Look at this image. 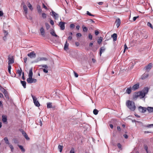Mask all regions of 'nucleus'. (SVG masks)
<instances>
[{"instance_id":"f257e3e1","label":"nucleus","mask_w":153,"mask_h":153,"mask_svg":"<svg viewBox=\"0 0 153 153\" xmlns=\"http://www.w3.org/2000/svg\"><path fill=\"white\" fill-rule=\"evenodd\" d=\"M126 105L128 108L132 111H134L136 108L134 102L130 100L126 101Z\"/></svg>"},{"instance_id":"f03ea898","label":"nucleus","mask_w":153,"mask_h":153,"mask_svg":"<svg viewBox=\"0 0 153 153\" xmlns=\"http://www.w3.org/2000/svg\"><path fill=\"white\" fill-rule=\"evenodd\" d=\"M149 90V89L148 87H145L141 91L137 92V96L140 97L141 98H143L148 93Z\"/></svg>"},{"instance_id":"7ed1b4c3","label":"nucleus","mask_w":153,"mask_h":153,"mask_svg":"<svg viewBox=\"0 0 153 153\" xmlns=\"http://www.w3.org/2000/svg\"><path fill=\"white\" fill-rule=\"evenodd\" d=\"M31 96L32 97L33 102L35 105L37 107H39L40 105V104L37 100V98L35 97L31 94Z\"/></svg>"},{"instance_id":"20e7f679","label":"nucleus","mask_w":153,"mask_h":153,"mask_svg":"<svg viewBox=\"0 0 153 153\" xmlns=\"http://www.w3.org/2000/svg\"><path fill=\"white\" fill-rule=\"evenodd\" d=\"M37 80L36 79L32 78V77H29L27 79V82L29 83H35L36 82Z\"/></svg>"},{"instance_id":"39448f33","label":"nucleus","mask_w":153,"mask_h":153,"mask_svg":"<svg viewBox=\"0 0 153 153\" xmlns=\"http://www.w3.org/2000/svg\"><path fill=\"white\" fill-rule=\"evenodd\" d=\"M8 65H10V64H12L14 62V59L13 56H12L11 57H9L8 58Z\"/></svg>"},{"instance_id":"423d86ee","label":"nucleus","mask_w":153,"mask_h":153,"mask_svg":"<svg viewBox=\"0 0 153 153\" xmlns=\"http://www.w3.org/2000/svg\"><path fill=\"white\" fill-rule=\"evenodd\" d=\"M27 56L30 58H35L36 57V54L34 51H33L30 53H28L27 54Z\"/></svg>"},{"instance_id":"0eeeda50","label":"nucleus","mask_w":153,"mask_h":153,"mask_svg":"<svg viewBox=\"0 0 153 153\" xmlns=\"http://www.w3.org/2000/svg\"><path fill=\"white\" fill-rule=\"evenodd\" d=\"M65 23L64 22H59V25L60 27V28L61 30H64Z\"/></svg>"},{"instance_id":"6e6552de","label":"nucleus","mask_w":153,"mask_h":153,"mask_svg":"<svg viewBox=\"0 0 153 153\" xmlns=\"http://www.w3.org/2000/svg\"><path fill=\"white\" fill-rule=\"evenodd\" d=\"M115 23L116 24V25L117 28L120 26L121 24V21L120 18H118L116 19Z\"/></svg>"},{"instance_id":"1a4fd4ad","label":"nucleus","mask_w":153,"mask_h":153,"mask_svg":"<svg viewBox=\"0 0 153 153\" xmlns=\"http://www.w3.org/2000/svg\"><path fill=\"white\" fill-rule=\"evenodd\" d=\"M139 110L142 113H144L146 111L147 108H146L140 106L139 107Z\"/></svg>"},{"instance_id":"9d476101","label":"nucleus","mask_w":153,"mask_h":153,"mask_svg":"<svg viewBox=\"0 0 153 153\" xmlns=\"http://www.w3.org/2000/svg\"><path fill=\"white\" fill-rule=\"evenodd\" d=\"M139 84L138 83L134 85L131 88V89L133 90H135L137 89L139 87Z\"/></svg>"},{"instance_id":"9b49d317","label":"nucleus","mask_w":153,"mask_h":153,"mask_svg":"<svg viewBox=\"0 0 153 153\" xmlns=\"http://www.w3.org/2000/svg\"><path fill=\"white\" fill-rule=\"evenodd\" d=\"M51 13H52V14H51V15L52 16H53L55 19L56 18L57 19L58 17H59L58 14L56 13L55 12L53 11H52Z\"/></svg>"},{"instance_id":"f8f14e48","label":"nucleus","mask_w":153,"mask_h":153,"mask_svg":"<svg viewBox=\"0 0 153 153\" xmlns=\"http://www.w3.org/2000/svg\"><path fill=\"white\" fill-rule=\"evenodd\" d=\"M149 76L148 73H144L141 76V79H144Z\"/></svg>"},{"instance_id":"ddd939ff","label":"nucleus","mask_w":153,"mask_h":153,"mask_svg":"<svg viewBox=\"0 0 153 153\" xmlns=\"http://www.w3.org/2000/svg\"><path fill=\"white\" fill-rule=\"evenodd\" d=\"M3 94H4L5 97H6L7 99H9V97L8 94L7 92V91L5 89H4L3 91L2 92Z\"/></svg>"},{"instance_id":"4468645a","label":"nucleus","mask_w":153,"mask_h":153,"mask_svg":"<svg viewBox=\"0 0 153 153\" xmlns=\"http://www.w3.org/2000/svg\"><path fill=\"white\" fill-rule=\"evenodd\" d=\"M152 63H149L145 67L146 69V70H150L152 68Z\"/></svg>"},{"instance_id":"2eb2a0df","label":"nucleus","mask_w":153,"mask_h":153,"mask_svg":"<svg viewBox=\"0 0 153 153\" xmlns=\"http://www.w3.org/2000/svg\"><path fill=\"white\" fill-rule=\"evenodd\" d=\"M3 32L4 33V36L3 37V39L4 40H5L6 39V36L8 34V32L5 30L4 29L3 30Z\"/></svg>"},{"instance_id":"dca6fc26","label":"nucleus","mask_w":153,"mask_h":153,"mask_svg":"<svg viewBox=\"0 0 153 153\" xmlns=\"http://www.w3.org/2000/svg\"><path fill=\"white\" fill-rule=\"evenodd\" d=\"M68 46L69 44L68 43L67 40H66L64 46V50L66 51L68 50Z\"/></svg>"},{"instance_id":"f3484780","label":"nucleus","mask_w":153,"mask_h":153,"mask_svg":"<svg viewBox=\"0 0 153 153\" xmlns=\"http://www.w3.org/2000/svg\"><path fill=\"white\" fill-rule=\"evenodd\" d=\"M40 31L41 35L42 36H45V31L43 27H42L40 28Z\"/></svg>"},{"instance_id":"a211bd4d","label":"nucleus","mask_w":153,"mask_h":153,"mask_svg":"<svg viewBox=\"0 0 153 153\" xmlns=\"http://www.w3.org/2000/svg\"><path fill=\"white\" fill-rule=\"evenodd\" d=\"M50 33L52 36H54L56 37H59L56 34L54 30L53 29L51 30Z\"/></svg>"},{"instance_id":"6ab92c4d","label":"nucleus","mask_w":153,"mask_h":153,"mask_svg":"<svg viewBox=\"0 0 153 153\" xmlns=\"http://www.w3.org/2000/svg\"><path fill=\"white\" fill-rule=\"evenodd\" d=\"M33 68H31L29 70V73L28 75L29 77H32L33 76Z\"/></svg>"},{"instance_id":"aec40b11","label":"nucleus","mask_w":153,"mask_h":153,"mask_svg":"<svg viewBox=\"0 0 153 153\" xmlns=\"http://www.w3.org/2000/svg\"><path fill=\"white\" fill-rule=\"evenodd\" d=\"M2 121L4 123H5L7 122V116L5 115H3L2 116Z\"/></svg>"},{"instance_id":"412c9836","label":"nucleus","mask_w":153,"mask_h":153,"mask_svg":"<svg viewBox=\"0 0 153 153\" xmlns=\"http://www.w3.org/2000/svg\"><path fill=\"white\" fill-rule=\"evenodd\" d=\"M23 9L25 12V16H26L27 13V8L26 5H23Z\"/></svg>"},{"instance_id":"4be33fe9","label":"nucleus","mask_w":153,"mask_h":153,"mask_svg":"<svg viewBox=\"0 0 153 153\" xmlns=\"http://www.w3.org/2000/svg\"><path fill=\"white\" fill-rule=\"evenodd\" d=\"M147 110L149 113L153 112V107H147Z\"/></svg>"},{"instance_id":"5701e85b","label":"nucleus","mask_w":153,"mask_h":153,"mask_svg":"<svg viewBox=\"0 0 153 153\" xmlns=\"http://www.w3.org/2000/svg\"><path fill=\"white\" fill-rule=\"evenodd\" d=\"M105 50V49L104 47H101L100 49V55L101 56L102 53L104 52Z\"/></svg>"},{"instance_id":"b1692460","label":"nucleus","mask_w":153,"mask_h":153,"mask_svg":"<svg viewBox=\"0 0 153 153\" xmlns=\"http://www.w3.org/2000/svg\"><path fill=\"white\" fill-rule=\"evenodd\" d=\"M37 9L39 13H40L41 12L42 10L39 5L38 4L37 5Z\"/></svg>"},{"instance_id":"393cba45","label":"nucleus","mask_w":153,"mask_h":153,"mask_svg":"<svg viewBox=\"0 0 153 153\" xmlns=\"http://www.w3.org/2000/svg\"><path fill=\"white\" fill-rule=\"evenodd\" d=\"M111 37L113 38L114 41H115L117 39V35L116 33H114L111 35Z\"/></svg>"},{"instance_id":"a878e982","label":"nucleus","mask_w":153,"mask_h":153,"mask_svg":"<svg viewBox=\"0 0 153 153\" xmlns=\"http://www.w3.org/2000/svg\"><path fill=\"white\" fill-rule=\"evenodd\" d=\"M47 60V59L45 57H40L37 59L38 61H46Z\"/></svg>"},{"instance_id":"bb28decb","label":"nucleus","mask_w":153,"mask_h":153,"mask_svg":"<svg viewBox=\"0 0 153 153\" xmlns=\"http://www.w3.org/2000/svg\"><path fill=\"white\" fill-rule=\"evenodd\" d=\"M131 87L128 88L126 91V93L128 94H130L131 92Z\"/></svg>"},{"instance_id":"cd10ccee","label":"nucleus","mask_w":153,"mask_h":153,"mask_svg":"<svg viewBox=\"0 0 153 153\" xmlns=\"http://www.w3.org/2000/svg\"><path fill=\"white\" fill-rule=\"evenodd\" d=\"M21 83L22 84V86L24 88H26V82L25 81H21Z\"/></svg>"},{"instance_id":"c85d7f7f","label":"nucleus","mask_w":153,"mask_h":153,"mask_svg":"<svg viewBox=\"0 0 153 153\" xmlns=\"http://www.w3.org/2000/svg\"><path fill=\"white\" fill-rule=\"evenodd\" d=\"M22 134L23 135H24L25 136V137L26 139L28 140L29 139V138L28 137L27 134L24 131H22Z\"/></svg>"},{"instance_id":"c756f323","label":"nucleus","mask_w":153,"mask_h":153,"mask_svg":"<svg viewBox=\"0 0 153 153\" xmlns=\"http://www.w3.org/2000/svg\"><path fill=\"white\" fill-rule=\"evenodd\" d=\"M20 70L18 69L16 73L19 74V76H21L22 74V70L21 68H20Z\"/></svg>"},{"instance_id":"7c9ffc66","label":"nucleus","mask_w":153,"mask_h":153,"mask_svg":"<svg viewBox=\"0 0 153 153\" xmlns=\"http://www.w3.org/2000/svg\"><path fill=\"white\" fill-rule=\"evenodd\" d=\"M4 140L5 143L6 144L9 145L10 143H9V141L8 140V138L7 137H5L4 138Z\"/></svg>"},{"instance_id":"2f4dec72","label":"nucleus","mask_w":153,"mask_h":153,"mask_svg":"<svg viewBox=\"0 0 153 153\" xmlns=\"http://www.w3.org/2000/svg\"><path fill=\"white\" fill-rule=\"evenodd\" d=\"M102 40V37H100L99 39H98L97 40V42L99 44H100Z\"/></svg>"},{"instance_id":"473e14b6","label":"nucleus","mask_w":153,"mask_h":153,"mask_svg":"<svg viewBox=\"0 0 153 153\" xmlns=\"http://www.w3.org/2000/svg\"><path fill=\"white\" fill-rule=\"evenodd\" d=\"M18 146L19 148L23 152H24L25 151V149L24 148L23 146L21 145H18Z\"/></svg>"},{"instance_id":"72a5a7b5","label":"nucleus","mask_w":153,"mask_h":153,"mask_svg":"<svg viewBox=\"0 0 153 153\" xmlns=\"http://www.w3.org/2000/svg\"><path fill=\"white\" fill-rule=\"evenodd\" d=\"M63 148V146L61 145H59L58 146V148L59 150V151L60 152H62V149Z\"/></svg>"},{"instance_id":"f704fd0d","label":"nucleus","mask_w":153,"mask_h":153,"mask_svg":"<svg viewBox=\"0 0 153 153\" xmlns=\"http://www.w3.org/2000/svg\"><path fill=\"white\" fill-rule=\"evenodd\" d=\"M47 107L48 108H50L52 107V106L51 103H48L47 104Z\"/></svg>"},{"instance_id":"c9c22d12","label":"nucleus","mask_w":153,"mask_h":153,"mask_svg":"<svg viewBox=\"0 0 153 153\" xmlns=\"http://www.w3.org/2000/svg\"><path fill=\"white\" fill-rule=\"evenodd\" d=\"M82 29L83 31L85 32H86L88 31V28L85 27L84 26H82Z\"/></svg>"},{"instance_id":"e433bc0d","label":"nucleus","mask_w":153,"mask_h":153,"mask_svg":"<svg viewBox=\"0 0 153 153\" xmlns=\"http://www.w3.org/2000/svg\"><path fill=\"white\" fill-rule=\"evenodd\" d=\"M45 25L46 27V29L48 30L50 27L49 24L47 23H45Z\"/></svg>"},{"instance_id":"4c0bfd02","label":"nucleus","mask_w":153,"mask_h":153,"mask_svg":"<svg viewBox=\"0 0 153 153\" xmlns=\"http://www.w3.org/2000/svg\"><path fill=\"white\" fill-rule=\"evenodd\" d=\"M98 112V111L97 110L95 109L93 111V113L95 115H97Z\"/></svg>"},{"instance_id":"58836bf2","label":"nucleus","mask_w":153,"mask_h":153,"mask_svg":"<svg viewBox=\"0 0 153 153\" xmlns=\"http://www.w3.org/2000/svg\"><path fill=\"white\" fill-rule=\"evenodd\" d=\"M8 72L10 74H11V66L10 65H8Z\"/></svg>"},{"instance_id":"ea45409f","label":"nucleus","mask_w":153,"mask_h":153,"mask_svg":"<svg viewBox=\"0 0 153 153\" xmlns=\"http://www.w3.org/2000/svg\"><path fill=\"white\" fill-rule=\"evenodd\" d=\"M28 6L29 9L31 10H33V8L32 7V6L31 4L29 3L28 4Z\"/></svg>"},{"instance_id":"a19ab883","label":"nucleus","mask_w":153,"mask_h":153,"mask_svg":"<svg viewBox=\"0 0 153 153\" xmlns=\"http://www.w3.org/2000/svg\"><path fill=\"white\" fill-rule=\"evenodd\" d=\"M86 14L89 16H94L95 15L91 14L88 11H87L86 12Z\"/></svg>"},{"instance_id":"79ce46f5","label":"nucleus","mask_w":153,"mask_h":153,"mask_svg":"<svg viewBox=\"0 0 153 153\" xmlns=\"http://www.w3.org/2000/svg\"><path fill=\"white\" fill-rule=\"evenodd\" d=\"M9 145L11 149V152H13L14 149L13 147V146L10 144H9Z\"/></svg>"},{"instance_id":"37998d69","label":"nucleus","mask_w":153,"mask_h":153,"mask_svg":"<svg viewBox=\"0 0 153 153\" xmlns=\"http://www.w3.org/2000/svg\"><path fill=\"white\" fill-rule=\"evenodd\" d=\"M147 25L148 26L150 27L152 29H153V27L152 26V25L149 22H148L147 23Z\"/></svg>"},{"instance_id":"c03bdc74","label":"nucleus","mask_w":153,"mask_h":153,"mask_svg":"<svg viewBox=\"0 0 153 153\" xmlns=\"http://www.w3.org/2000/svg\"><path fill=\"white\" fill-rule=\"evenodd\" d=\"M42 17L44 19H46L47 17L46 14L44 13H43L42 14Z\"/></svg>"},{"instance_id":"a18cd8bd","label":"nucleus","mask_w":153,"mask_h":153,"mask_svg":"<svg viewBox=\"0 0 153 153\" xmlns=\"http://www.w3.org/2000/svg\"><path fill=\"white\" fill-rule=\"evenodd\" d=\"M39 67H42L45 68H48V66L47 65H40L39 66Z\"/></svg>"},{"instance_id":"49530a36","label":"nucleus","mask_w":153,"mask_h":153,"mask_svg":"<svg viewBox=\"0 0 153 153\" xmlns=\"http://www.w3.org/2000/svg\"><path fill=\"white\" fill-rule=\"evenodd\" d=\"M144 148L145 149L146 152L147 153H148V146L146 145H145L144 146Z\"/></svg>"},{"instance_id":"de8ad7c7","label":"nucleus","mask_w":153,"mask_h":153,"mask_svg":"<svg viewBox=\"0 0 153 153\" xmlns=\"http://www.w3.org/2000/svg\"><path fill=\"white\" fill-rule=\"evenodd\" d=\"M117 146L119 149H122V146H121V144L120 143H118L117 144Z\"/></svg>"},{"instance_id":"09e8293b","label":"nucleus","mask_w":153,"mask_h":153,"mask_svg":"<svg viewBox=\"0 0 153 153\" xmlns=\"http://www.w3.org/2000/svg\"><path fill=\"white\" fill-rule=\"evenodd\" d=\"M146 127L147 128H150L152 127H153V124L148 125H147Z\"/></svg>"},{"instance_id":"8fccbe9b","label":"nucleus","mask_w":153,"mask_h":153,"mask_svg":"<svg viewBox=\"0 0 153 153\" xmlns=\"http://www.w3.org/2000/svg\"><path fill=\"white\" fill-rule=\"evenodd\" d=\"M70 153H74V150L73 148H72L70 152Z\"/></svg>"},{"instance_id":"3c124183","label":"nucleus","mask_w":153,"mask_h":153,"mask_svg":"<svg viewBox=\"0 0 153 153\" xmlns=\"http://www.w3.org/2000/svg\"><path fill=\"white\" fill-rule=\"evenodd\" d=\"M88 38L90 40H91L92 38V36L90 33L88 35Z\"/></svg>"},{"instance_id":"603ef678","label":"nucleus","mask_w":153,"mask_h":153,"mask_svg":"<svg viewBox=\"0 0 153 153\" xmlns=\"http://www.w3.org/2000/svg\"><path fill=\"white\" fill-rule=\"evenodd\" d=\"M5 89L0 85V90L2 91H3Z\"/></svg>"},{"instance_id":"864d4df0","label":"nucleus","mask_w":153,"mask_h":153,"mask_svg":"<svg viewBox=\"0 0 153 153\" xmlns=\"http://www.w3.org/2000/svg\"><path fill=\"white\" fill-rule=\"evenodd\" d=\"M76 36L77 37H81L82 36V34L80 33H78L76 34Z\"/></svg>"},{"instance_id":"5fc2aeb1","label":"nucleus","mask_w":153,"mask_h":153,"mask_svg":"<svg viewBox=\"0 0 153 153\" xmlns=\"http://www.w3.org/2000/svg\"><path fill=\"white\" fill-rule=\"evenodd\" d=\"M43 71L45 73H47L48 72V70L47 69L44 68L43 69Z\"/></svg>"},{"instance_id":"6e6d98bb","label":"nucleus","mask_w":153,"mask_h":153,"mask_svg":"<svg viewBox=\"0 0 153 153\" xmlns=\"http://www.w3.org/2000/svg\"><path fill=\"white\" fill-rule=\"evenodd\" d=\"M95 33L96 35H97L99 34V31L97 30L95 31Z\"/></svg>"},{"instance_id":"4d7b16f0","label":"nucleus","mask_w":153,"mask_h":153,"mask_svg":"<svg viewBox=\"0 0 153 153\" xmlns=\"http://www.w3.org/2000/svg\"><path fill=\"white\" fill-rule=\"evenodd\" d=\"M89 22H90L91 23H94L95 22L92 19H89Z\"/></svg>"},{"instance_id":"13d9d810","label":"nucleus","mask_w":153,"mask_h":153,"mask_svg":"<svg viewBox=\"0 0 153 153\" xmlns=\"http://www.w3.org/2000/svg\"><path fill=\"white\" fill-rule=\"evenodd\" d=\"M138 17H139V16H137L136 17H134L133 18V21H135L136 20V19H137V18H138Z\"/></svg>"},{"instance_id":"bf43d9fd","label":"nucleus","mask_w":153,"mask_h":153,"mask_svg":"<svg viewBox=\"0 0 153 153\" xmlns=\"http://www.w3.org/2000/svg\"><path fill=\"white\" fill-rule=\"evenodd\" d=\"M72 36H70L68 37V40H71L72 39Z\"/></svg>"},{"instance_id":"052dcab7","label":"nucleus","mask_w":153,"mask_h":153,"mask_svg":"<svg viewBox=\"0 0 153 153\" xmlns=\"http://www.w3.org/2000/svg\"><path fill=\"white\" fill-rule=\"evenodd\" d=\"M75 26L73 24H71L70 25V27L71 28H73Z\"/></svg>"},{"instance_id":"680f3d73","label":"nucleus","mask_w":153,"mask_h":153,"mask_svg":"<svg viewBox=\"0 0 153 153\" xmlns=\"http://www.w3.org/2000/svg\"><path fill=\"white\" fill-rule=\"evenodd\" d=\"M50 23L52 25H53L54 24V22L53 20H51L50 21Z\"/></svg>"},{"instance_id":"e2e57ef3","label":"nucleus","mask_w":153,"mask_h":153,"mask_svg":"<svg viewBox=\"0 0 153 153\" xmlns=\"http://www.w3.org/2000/svg\"><path fill=\"white\" fill-rule=\"evenodd\" d=\"M42 5L43 7L45 8V9H47V7L43 3Z\"/></svg>"},{"instance_id":"0e129e2a","label":"nucleus","mask_w":153,"mask_h":153,"mask_svg":"<svg viewBox=\"0 0 153 153\" xmlns=\"http://www.w3.org/2000/svg\"><path fill=\"white\" fill-rule=\"evenodd\" d=\"M123 136L124 137H125V138H126V139L128 138V135L127 134H124L123 135Z\"/></svg>"},{"instance_id":"69168bd1","label":"nucleus","mask_w":153,"mask_h":153,"mask_svg":"<svg viewBox=\"0 0 153 153\" xmlns=\"http://www.w3.org/2000/svg\"><path fill=\"white\" fill-rule=\"evenodd\" d=\"M75 45L76 46H78L79 45V42H75Z\"/></svg>"},{"instance_id":"338daca9","label":"nucleus","mask_w":153,"mask_h":153,"mask_svg":"<svg viewBox=\"0 0 153 153\" xmlns=\"http://www.w3.org/2000/svg\"><path fill=\"white\" fill-rule=\"evenodd\" d=\"M3 15V12L1 11H0V17L2 16Z\"/></svg>"},{"instance_id":"774afa93","label":"nucleus","mask_w":153,"mask_h":153,"mask_svg":"<svg viewBox=\"0 0 153 153\" xmlns=\"http://www.w3.org/2000/svg\"><path fill=\"white\" fill-rule=\"evenodd\" d=\"M74 75H75V76L76 77H77L78 76V75L75 72H74Z\"/></svg>"}]
</instances>
